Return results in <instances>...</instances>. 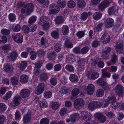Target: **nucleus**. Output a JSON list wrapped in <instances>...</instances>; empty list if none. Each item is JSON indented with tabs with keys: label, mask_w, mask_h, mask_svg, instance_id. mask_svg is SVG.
Listing matches in <instances>:
<instances>
[{
	"label": "nucleus",
	"mask_w": 124,
	"mask_h": 124,
	"mask_svg": "<svg viewBox=\"0 0 124 124\" xmlns=\"http://www.w3.org/2000/svg\"><path fill=\"white\" fill-rule=\"evenodd\" d=\"M11 81L12 83L14 85H17L18 81L17 78L16 77H12L11 78Z\"/></svg>",
	"instance_id": "nucleus-48"
},
{
	"label": "nucleus",
	"mask_w": 124,
	"mask_h": 124,
	"mask_svg": "<svg viewBox=\"0 0 124 124\" xmlns=\"http://www.w3.org/2000/svg\"><path fill=\"white\" fill-rule=\"evenodd\" d=\"M104 90L102 89H98L96 93V95L98 97H102L104 94Z\"/></svg>",
	"instance_id": "nucleus-39"
},
{
	"label": "nucleus",
	"mask_w": 124,
	"mask_h": 124,
	"mask_svg": "<svg viewBox=\"0 0 124 124\" xmlns=\"http://www.w3.org/2000/svg\"><path fill=\"white\" fill-rule=\"evenodd\" d=\"M79 118V114L77 113H74L70 116V119L71 122H75Z\"/></svg>",
	"instance_id": "nucleus-20"
},
{
	"label": "nucleus",
	"mask_w": 124,
	"mask_h": 124,
	"mask_svg": "<svg viewBox=\"0 0 124 124\" xmlns=\"http://www.w3.org/2000/svg\"><path fill=\"white\" fill-rule=\"evenodd\" d=\"M49 121L47 118H45L41 119L40 122V124H49Z\"/></svg>",
	"instance_id": "nucleus-53"
},
{
	"label": "nucleus",
	"mask_w": 124,
	"mask_h": 124,
	"mask_svg": "<svg viewBox=\"0 0 124 124\" xmlns=\"http://www.w3.org/2000/svg\"><path fill=\"white\" fill-rule=\"evenodd\" d=\"M37 17L35 16H33L30 17L29 19L28 23L29 24H32L36 21Z\"/></svg>",
	"instance_id": "nucleus-37"
},
{
	"label": "nucleus",
	"mask_w": 124,
	"mask_h": 124,
	"mask_svg": "<svg viewBox=\"0 0 124 124\" xmlns=\"http://www.w3.org/2000/svg\"><path fill=\"white\" fill-rule=\"evenodd\" d=\"M65 68L68 71L71 72H73L74 70V68L71 65H67L65 67Z\"/></svg>",
	"instance_id": "nucleus-51"
},
{
	"label": "nucleus",
	"mask_w": 124,
	"mask_h": 124,
	"mask_svg": "<svg viewBox=\"0 0 124 124\" xmlns=\"http://www.w3.org/2000/svg\"><path fill=\"white\" fill-rule=\"evenodd\" d=\"M69 28L66 25H63L62 28V31L64 35H67L69 33Z\"/></svg>",
	"instance_id": "nucleus-28"
},
{
	"label": "nucleus",
	"mask_w": 124,
	"mask_h": 124,
	"mask_svg": "<svg viewBox=\"0 0 124 124\" xmlns=\"http://www.w3.org/2000/svg\"><path fill=\"white\" fill-rule=\"evenodd\" d=\"M46 87L45 85L43 83H40L36 88L35 93L37 95H39L43 93Z\"/></svg>",
	"instance_id": "nucleus-3"
},
{
	"label": "nucleus",
	"mask_w": 124,
	"mask_h": 124,
	"mask_svg": "<svg viewBox=\"0 0 124 124\" xmlns=\"http://www.w3.org/2000/svg\"><path fill=\"white\" fill-rule=\"evenodd\" d=\"M68 110L66 108H63L61 109L59 112V113L61 116H63L66 114Z\"/></svg>",
	"instance_id": "nucleus-45"
},
{
	"label": "nucleus",
	"mask_w": 124,
	"mask_h": 124,
	"mask_svg": "<svg viewBox=\"0 0 124 124\" xmlns=\"http://www.w3.org/2000/svg\"><path fill=\"white\" fill-rule=\"evenodd\" d=\"M110 39L109 36L107 33L104 34L101 39V41L103 43H109Z\"/></svg>",
	"instance_id": "nucleus-9"
},
{
	"label": "nucleus",
	"mask_w": 124,
	"mask_h": 124,
	"mask_svg": "<svg viewBox=\"0 0 124 124\" xmlns=\"http://www.w3.org/2000/svg\"><path fill=\"white\" fill-rule=\"evenodd\" d=\"M25 7L27 9L25 14L26 15H29L33 11V5L32 3H28L25 5Z\"/></svg>",
	"instance_id": "nucleus-13"
},
{
	"label": "nucleus",
	"mask_w": 124,
	"mask_h": 124,
	"mask_svg": "<svg viewBox=\"0 0 124 124\" xmlns=\"http://www.w3.org/2000/svg\"><path fill=\"white\" fill-rule=\"evenodd\" d=\"M30 58L31 59L34 60L36 59L37 57V54L34 51H31L30 52Z\"/></svg>",
	"instance_id": "nucleus-52"
},
{
	"label": "nucleus",
	"mask_w": 124,
	"mask_h": 124,
	"mask_svg": "<svg viewBox=\"0 0 124 124\" xmlns=\"http://www.w3.org/2000/svg\"><path fill=\"white\" fill-rule=\"evenodd\" d=\"M76 35L79 39H80L84 36L85 35V33L83 31H79Z\"/></svg>",
	"instance_id": "nucleus-58"
},
{
	"label": "nucleus",
	"mask_w": 124,
	"mask_h": 124,
	"mask_svg": "<svg viewBox=\"0 0 124 124\" xmlns=\"http://www.w3.org/2000/svg\"><path fill=\"white\" fill-rule=\"evenodd\" d=\"M51 35L52 37L54 38L58 39L59 37V31H54L51 33Z\"/></svg>",
	"instance_id": "nucleus-40"
},
{
	"label": "nucleus",
	"mask_w": 124,
	"mask_h": 124,
	"mask_svg": "<svg viewBox=\"0 0 124 124\" xmlns=\"http://www.w3.org/2000/svg\"><path fill=\"white\" fill-rule=\"evenodd\" d=\"M49 13L52 14L58 13L59 11L60 8L57 5L55 4H52L50 5L49 8Z\"/></svg>",
	"instance_id": "nucleus-6"
},
{
	"label": "nucleus",
	"mask_w": 124,
	"mask_h": 124,
	"mask_svg": "<svg viewBox=\"0 0 124 124\" xmlns=\"http://www.w3.org/2000/svg\"><path fill=\"white\" fill-rule=\"evenodd\" d=\"M76 5V3L73 1H70L68 3V7L70 8H74Z\"/></svg>",
	"instance_id": "nucleus-55"
},
{
	"label": "nucleus",
	"mask_w": 124,
	"mask_h": 124,
	"mask_svg": "<svg viewBox=\"0 0 124 124\" xmlns=\"http://www.w3.org/2000/svg\"><path fill=\"white\" fill-rule=\"evenodd\" d=\"M28 78L27 75L23 74L20 77V81L23 84L26 83L28 81Z\"/></svg>",
	"instance_id": "nucleus-26"
},
{
	"label": "nucleus",
	"mask_w": 124,
	"mask_h": 124,
	"mask_svg": "<svg viewBox=\"0 0 124 124\" xmlns=\"http://www.w3.org/2000/svg\"><path fill=\"white\" fill-rule=\"evenodd\" d=\"M102 16L101 13H99L96 12L93 16V18L95 20H98L101 18Z\"/></svg>",
	"instance_id": "nucleus-43"
},
{
	"label": "nucleus",
	"mask_w": 124,
	"mask_h": 124,
	"mask_svg": "<svg viewBox=\"0 0 124 124\" xmlns=\"http://www.w3.org/2000/svg\"><path fill=\"white\" fill-rule=\"evenodd\" d=\"M44 96L45 98H49L52 96V93L50 91H47L44 92Z\"/></svg>",
	"instance_id": "nucleus-42"
},
{
	"label": "nucleus",
	"mask_w": 124,
	"mask_h": 124,
	"mask_svg": "<svg viewBox=\"0 0 124 124\" xmlns=\"http://www.w3.org/2000/svg\"><path fill=\"white\" fill-rule=\"evenodd\" d=\"M89 49L88 47L85 46L83 47L81 50V52L82 54H85L87 53Z\"/></svg>",
	"instance_id": "nucleus-56"
},
{
	"label": "nucleus",
	"mask_w": 124,
	"mask_h": 124,
	"mask_svg": "<svg viewBox=\"0 0 124 124\" xmlns=\"http://www.w3.org/2000/svg\"><path fill=\"white\" fill-rule=\"evenodd\" d=\"M99 76V73L97 72H93L91 74H89L88 75V78L90 79L94 80Z\"/></svg>",
	"instance_id": "nucleus-23"
},
{
	"label": "nucleus",
	"mask_w": 124,
	"mask_h": 124,
	"mask_svg": "<svg viewBox=\"0 0 124 124\" xmlns=\"http://www.w3.org/2000/svg\"><path fill=\"white\" fill-rule=\"evenodd\" d=\"M17 57V53L16 52L13 51L10 53L8 58L11 60L14 61L16 60Z\"/></svg>",
	"instance_id": "nucleus-21"
},
{
	"label": "nucleus",
	"mask_w": 124,
	"mask_h": 124,
	"mask_svg": "<svg viewBox=\"0 0 124 124\" xmlns=\"http://www.w3.org/2000/svg\"><path fill=\"white\" fill-rule=\"evenodd\" d=\"M8 18L9 21L11 22H14L16 18V16L13 13H12L8 15Z\"/></svg>",
	"instance_id": "nucleus-34"
},
{
	"label": "nucleus",
	"mask_w": 124,
	"mask_h": 124,
	"mask_svg": "<svg viewBox=\"0 0 124 124\" xmlns=\"http://www.w3.org/2000/svg\"><path fill=\"white\" fill-rule=\"evenodd\" d=\"M64 18L62 16H58L55 19V22L57 24H61L64 21Z\"/></svg>",
	"instance_id": "nucleus-27"
},
{
	"label": "nucleus",
	"mask_w": 124,
	"mask_h": 124,
	"mask_svg": "<svg viewBox=\"0 0 124 124\" xmlns=\"http://www.w3.org/2000/svg\"><path fill=\"white\" fill-rule=\"evenodd\" d=\"M27 63L26 62L23 61L21 62L19 66L20 69L21 70H23L26 68Z\"/></svg>",
	"instance_id": "nucleus-35"
},
{
	"label": "nucleus",
	"mask_w": 124,
	"mask_h": 124,
	"mask_svg": "<svg viewBox=\"0 0 124 124\" xmlns=\"http://www.w3.org/2000/svg\"><path fill=\"white\" fill-rule=\"evenodd\" d=\"M7 108L6 106L4 103H0V112L5 110Z\"/></svg>",
	"instance_id": "nucleus-54"
},
{
	"label": "nucleus",
	"mask_w": 124,
	"mask_h": 124,
	"mask_svg": "<svg viewBox=\"0 0 124 124\" xmlns=\"http://www.w3.org/2000/svg\"><path fill=\"white\" fill-rule=\"evenodd\" d=\"M95 117L97 118L99 121L101 123H104L106 120V117L102 113L98 112L95 114Z\"/></svg>",
	"instance_id": "nucleus-12"
},
{
	"label": "nucleus",
	"mask_w": 124,
	"mask_h": 124,
	"mask_svg": "<svg viewBox=\"0 0 124 124\" xmlns=\"http://www.w3.org/2000/svg\"><path fill=\"white\" fill-rule=\"evenodd\" d=\"M100 104V106L99 108H100L101 107L103 108L107 107L108 105V103L107 101H104L102 102L101 103L99 102Z\"/></svg>",
	"instance_id": "nucleus-49"
},
{
	"label": "nucleus",
	"mask_w": 124,
	"mask_h": 124,
	"mask_svg": "<svg viewBox=\"0 0 124 124\" xmlns=\"http://www.w3.org/2000/svg\"><path fill=\"white\" fill-rule=\"evenodd\" d=\"M12 95V92L11 91H8L6 95L4 97L3 99L5 100H7L10 98Z\"/></svg>",
	"instance_id": "nucleus-60"
},
{
	"label": "nucleus",
	"mask_w": 124,
	"mask_h": 124,
	"mask_svg": "<svg viewBox=\"0 0 124 124\" xmlns=\"http://www.w3.org/2000/svg\"><path fill=\"white\" fill-rule=\"evenodd\" d=\"M117 60V56L114 54L112 56L111 61L107 62V63L108 66L114 64L116 62Z\"/></svg>",
	"instance_id": "nucleus-25"
},
{
	"label": "nucleus",
	"mask_w": 124,
	"mask_h": 124,
	"mask_svg": "<svg viewBox=\"0 0 124 124\" xmlns=\"http://www.w3.org/2000/svg\"><path fill=\"white\" fill-rule=\"evenodd\" d=\"M92 14L91 12H88V13L86 12H84L81 16V19L82 20H86L88 17Z\"/></svg>",
	"instance_id": "nucleus-24"
},
{
	"label": "nucleus",
	"mask_w": 124,
	"mask_h": 124,
	"mask_svg": "<svg viewBox=\"0 0 124 124\" xmlns=\"http://www.w3.org/2000/svg\"><path fill=\"white\" fill-rule=\"evenodd\" d=\"M99 102L93 101L90 103L88 105L89 109L92 111H93L96 108H99L100 106Z\"/></svg>",
	"instance_id": "nucleus-7"
},
{
	"label": "nucleus",
	"mask_w": 124,
	"mask_h": 124,
	"mask_svg": "<svg viewBox=\"0 0 124 124\" xmlns=\"http://www.w3.org/2000/svg\"><path fill=\"white\" fill-rule=\"evenodd\" d=\"M62 68V66L60 64L55 65L54 67V70L55 71H60Z\"/></svg>",
	"instance_id": "nucleus-62"
},
{
	"label": "nucleus",
	"mask_w": 124,
	"mask_h": 124,
	"mask_svg": "<svg viewBox=\"0 0 124 124\" xmlns=\"http://www.w3.org/2000/svg\"><path fill=\"white\" fill-rule=\"evenodd\" d=\"M47 58L50 60H55L56 58L55 53L54 51L48 52L47 54Z\"/></svg>",
	"instance_id": "nucleus-17"
},
{
	"label": "nucleus",
	"mask_w": 124,
	"mask_h": 124,
	"mask_svg": "<svg viewBox=\"0 0 124 124\" xmlns=\"http://www.w3.org/2000/svg\"><path fill=\"white\" fill-rule=\"evenodd\" d=\"M104 23L105 27L108 28L111 27L114 24V20L111 18H108L105 20Z\"/></svg>",
	"instance_id": "nucleus-14"
},
{
	"label": "nucleus",
	"mask_w": 124,
	"mask_h": 124,
	"mask_svg": "<svg viewBox=\"0 0 124 124\" xmlns=\"http://www.w3.org/2000/svg\"><path fill=\"white\" fill-rule=\"evenodd\" d=\"M116 50L117 53H121L123 50V45L120 43L117 45L116 46Z\"/></svg>",
	"instance_id": "nucleus-33"
},
{
	"label": "nucleus",
	"mask_w": 124,
	"mask_h": 124,
	"mask_svg": "<svg viewBox=\"0 0 124 124\" xmlns=\"http://www.w3.org/2000/svg\"><path fill=\"white\" fill-rule=\"evenodd\" d=\"M41 42L42 45L46 46H48L47 41L46 39L42 38L41 40Z\"/></svg>",
	"instance_id": "nucleus-59"
},
{
	"label": "nucleus",
	"mask_w": 124,
	"mask_h": 124,
	"mask_svg": "<svg viewBox=\"0 0 124 124\" xmlns=\"http://www.w3.org/2000/svg\"><path fill=\"white\" fill-rule=\"evenodd\" d=\"M79 90L78 88L74 89L72 91L71 94L73 95H77L79 93Z\"/></svg>",
	"instance_id": "nucleus-57"
},
{
	"label": "nucleus",
	"mask_w": 124,
	"mask_h": 124,
	"mask_svg": "<svg viewBox=\"0 0 124 124\" xmlns=\"http://www.w3.org/2000/svg\"><path fill=\"white\" fill-rule=\"evenodd\" d=\"M95 90V87L92 84H89L87 87L86 91L88 94L92 95L93 94Z\"/></svg>",
	"instance_id": "nucleus-15"
},
{
	"label": "nucleus",
	"mask_w": 124,
	"mask_h": 124,
	"mask_svg": "<svg viewBox=\"0 0 124 124\" xmlns=\"http://www.w3.org/2000/svg\"><path fill=\"white\" fill-rule=\"evenodd\" d=\"M107 101L108 103H114L116 101V99L115 96H109L107 99Z\"/></svg>",
	"instance_id": "nucleus-36"
},
{
	"label": "nucleus",
	"mask_w": 124,
	"mask_h": 124,
	"mask_svg": "<svg viewBox=\"0 0 124 124\" xmlns=\"http://www.w3.org/2000/svg\"><path fill=\"white\" fill-rule=\"evenodd\" d=\"M61 43L59 42H57L56 43L54 46L55 50L56 52H59L61 50Z\"/></svg>",
	"instance_id": "nucleus-31"
},
{
	"label": "nucleus",
	"mask_w": 124,
	"mask_h": 124,
	"mask_svg": "<svg viewBox=\"0 0 124 124\" xmlns=\"http://www.w3.org/2000/svg\"><path fill=\"white\" fill-rule=\"evenodd\" d=\"M49 19L46 17L42 16L40 18L38 22V23L43 26V29L45 30L49 28V25L48 22Z\"/></svg>",
	"instance_id": "nucleus-2"
},
{
	"label": "nucleus",
	"mask_w": 124,
	"mask_h": 124,
	"mask_svg": "<svg viewBox=\"0 0 124 124\" xmlns=\"http://www.w3.org/2000/svg\"><path fill=\"white\" fill-rule=\"evenodd\" d=\"M40 78L42 80H45L48 78V77L46 73H43L40 74Z\"/></svg>",
	"instance_id": "nucleus-50"
},
{
	"label": "nucleus",
	"mask_w": 124,
	"mask_h": 124,
	"mask_svg": "<svg viewBox=\"0 0 124 124\" xmlns=\"http://www.w3.org/2000/svg\"><path fill=\"white\" fill-rule=\"evenodd\" d=\"M21 98L20 96L18 95H16L14 97L13 100V102L14 104V106H17L20 104V102L19 100Z\"/></svg>",
	"instance_id": "nucleus-29"
},
{
	"label": "nucleus",
	"mask_w": 124,
	"mask_h": 124,
	"mask_svg": "<svg viewBox=\"0 0 124 124\" xmlns=\"http://www.w3.org/2000/svg\"><path fill=\"white\" fill-rule=\"evenodd\" d=\"M81 117L82 120L85 121V124H91L93 123V121L91 120L92 115L89 113L84 111L81 113Z\"/></svg>",
	"instance_id": "nucleus-1"
},
{
	"label": "nucleus",
	"mask_w": 124,
	"mask_h": 124,
	"mask_svg": "<svg viewBox=\"0 0 124 124\" xmlns=\"http://www.w3.org/2000/svg\"><path fill=\"white\" fill-rule=\"evenodd\" d=\"M12 37L15 41L18 43H21L23 41V37L21 33L13 34Z\"/></svg>",
	"instance_id": "nucleus-5"
},
{
	"label": "nucleus",
	"mask_w": 124,
	"mask_h": 124,
	"mask_svg": "<svg viewBox=\"0 0 124 124\" xmlns=\"http://www.w3.org/2000/svg\"><path fill=\"white\" fill-rule=\"evenodd\" d=\"M85 101L82 99H78L76 100L74 103V107L77 109L81 108L83 106Z\"/></svg>",
	"instance_id": "nucleus-4"
},
{
	"label": "nucleus",
	"mask_w": 124,
	"mask_h": 124,
	"mask_svg": "<svg viewBox=\"0 0 124 124\" xmlns=\"http://www.w3.org/2000/svg\"><path fill=\"white\" fill-rule=\"evenodd\" d=\"M2 48L4 50L8 51L11 49V47L8 45H6L3 46Z\"/></svg>",
	"instance_id": "nucleus-64"
},
{
	"label": "nucleus",
	"mask_w": 124,
	"mask_h": 124,
	"mask_svg": "<svg viewBox=\"0 0 124 124\" xmlns=\"http://www.w3.org/2000/svg\"><path fill=\"white\" fill-rule=\"evenodd\" d=\"M57 3L58 6L62 8H64L66 5L65 1L62 0H58Z\"/></svg>",
	"instance_id": "nucleus-46"
},
{
	"label": "nucleus",
	"mask_w": 124,
	"mask_h": 124,
	"mask_svg": "<svg viewBox=\"0 0 124 124\" xmlns=\"http://www.w3.org/2000/svg\"><path fill=\"white\" fill-rule=\"evenodd\" d=\"M68 89L64 86H63L61 88L59 91L60 93L62 94H64L68 92Z\"/></svg>",
	"instance_id": "nucleus-47"
},
{
	"label": "nucleus",
	"mask_w": 124,
	"mask_h": 124,
	"mask_svg": "<svg viewBox=\"0 0 124 124\" xmlns=\"http://www.w3.org/2000/svg\"><path fill=\"white\" fill-rule=\"evenodd\" d=\"M109 2L108 1L104 0L99 5V9L101 10H102L108 7L109 5Z\"/></svg>",
	"instance_id": "nucleus-19"
},
{
	"label": "nucleus",
	"mask_w": 124,
	"mask_h": 124,
	"mask_svg": "<svg viewBox=\"0 0 124 124\" xmlns=\"http://www.w3.org/2000/svg\"><path fill=\"white\" fill-rule=\"evenodd\" d=\"M118 7L116 6L110 7L108 10V12L110 15H113L117 12L118 9Z\"/></svg>",
	"instance_id": "nucleus-18"
},
{
	"label": "nucleus",
	"mask_w": 124,
	"mask_h": 124,
	"mask_svg": "<svg viewBox=\"0 0 124 124\" xmlns=\"http://www.w3.org/2000/svg\"><path fill=\"white\" fill-rule=\"evenodd\" d=\"M104 79L105 78H104L103 77H102V76L101 78L97 80V82L98 84L101 86L102 87L106 89L108 87V85Z\"/></svg>",
	"instance_id": "nucleus-8"
},
{
	"label": "nucleus",
	"mask_w": 124,
	"mask_h": 124,
	"mask_svg": "<svg viewBox=\"0 0 124 124\" xmlns=\"http://www.w3.org/2000/svg\"><path fill=\"white\" fill-rule=\"evenodd\" d=\"M111 48L109 47H106L104 51L102 54V57L104 60H106L109 58L108 54L110 52Z\"/></svg>",
	"instance_id": "nucleus-10"
},
{
	"label": "nucleus",
	"mask_w": 124,
	"mask_h": 124,
	"mask_svg": "<svg viewBox=\"0 0 124 124\" xmlns=\"http://www.w3.org/2000/svg\"><path fill=\"white\" fill-rule=\"evenodd\" d=\"M13 30L15 32H18L20 31L21 28L20 26L18 24H14L13 26Z\"/></svg>",
	"instance_id": "nucleus-38"
},
{
	"label": "nucleus",
	"mask_w": 124,
	"mask_h": 124,
	"mask_svg": "<svg viewBox=\"0 0 124 124\" xmlns=\"http://www.w3.org/2000/svg\"><path fill=\"white\" fill-rule=\"evenodd\" d=\"M86 5V3L83 0H79L78 1L77 4V6L79 8H83Z\"/></svg>",
	"instance_id": "nucleus-32"
},
{
	"label": "nucleus",
	"mask_w": 124,
	"mask_h": 124,
	"mask_svg": "<svg viewBox=\"0 0 124 124\" xmlns=\"http://www.w3.org/2000/svg\"><path fill=\"white\" fill-rule=\"evenodd\" d=\"M103 26L102 23H99L96 24L95 25V28L98 32L102 30V27Z\"/></svg>",
	"instance_id": "nucleus-44"
},
{
	"label": "nucleus",
	"mask_w": 124,
	"mask_h": 124,
	"mask_svg": "<svg viewBox=\"0 0 124 124\" xmlns=\"http://www.w3.org/2000/svg\"><path fill=\"white\" fill-rule=\"evenodd\" d=\"M30 94V91L28 89H24L21 91L20 94L22 97L23 98H25L29 97Z\"/></svg>",
	"instance_id": "nucleus-16"
},
{
	"label": "nucleus",
	"mask_w": 124,
	"mask_h": 124,
	"mask_svg": "<svg viewBox=\"0 0 124 124\" xmlns=\"http://www.w3.org/2000/svg\"><path fill=\"white\" fill-rule=\"evenodd\" d=\"M59 105L57 102H54L52 105V108L54 109H57L59 107Z\"/></svg>",
	"instance_id": "nucleus-63"
},
{
	"label": "nucleus",
	"mask_w": 124,
	"mask_h": 124,
	"mask_svg": "<svg viewBox=\"0 0 124 124\" xmlns=\"http://www.w3.org/2000/svg\"><path fill=\"white\" fill-rule=\"evenodd\" d=\"M64 45L67 48H71L73 47V44L70 42V40H67L65 41Z\"/></svg>",
	"instance_id": "nucleus-41"
},
{
	"label": "nucleus",
	"mask_w": 124,
	"mask_h": 124,
	"mask_svg": "<svg viewBox=\"0 0 124 124\" xmlns=\"http://www.w3.org/2000/svg\"><path fill=\"white\" fill-rule=\"evenodd\" d=\"M22 30L25 33H27L30 31L29 28L26 25L23 26L22 28Z\"/></svg>",
	"instance_id": "nucleus-61"
},
{
	"label": "nucleus",
	"mask_w": 124,
	"mask_h": 124,
	"mask_svg": "<svg viewBox=\"0 0 124 124\" xmlns=\"http://www.w3.org/2000/svg\"><path fill=\"white\" fill-rule=\"evenodd\" d=\"M31 118V113H27L23 116V121L25 123H28L30 121Z\"/></svg>",
	"instance_id": "nucleus-22"
},
{
	"label": "nucleus",
	"mask_w": 124,
	"mask_h": 124,
	"mask_svg": "<svg viewBox=\"0 0 124 124\" xmlns=\"http://www.w3.org/2000/svg\"><path fill=\"white\" fill-rule=\"evenodd\" d=\"M70 79L72 82H76L78 81V77L75 75L72 74L70 76Z\"/></svg>",
	"instance_id": "nucleus-30"
},
{
	"label": "nucleus",
	"mask_w": 124,
	"mask_h": 124,
	"mask_svg": "<svg viewBox=\"0 0 124 124\" xmlns=\"http://www.w3.org/2000/svg\"><path fill=\"white\" fill-rule=\"evenodd\" d=\"M124 89L123 87L120 85H117L115 88L116 94L119 96L123 94Z\"/></svg>",
	"instance_id": "nucleus-11"
}]
</instances>
